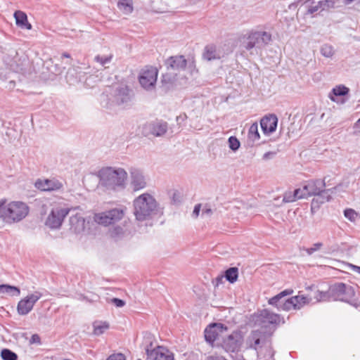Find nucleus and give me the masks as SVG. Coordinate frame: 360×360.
Masks as SVG:
<instances>
[{
	"label": "nucleus",
	"instance_id": "21",
	"mask_svg": "<svg viewBox=\"0 0 360 360\" xmlns=\"http://www.w3.org/2000/svg\"><path fill=\"white\" fill-rule=\"evenodd\" d=\"M308 302V298L304 295L294 296L285 301L282 305L283 310L299 309Z\"/></svg>",
	"mask_w": 360,
	"mask_h": 360
},
{
	"label": "nucleus",
	"instance_id": "29",
	"mask_svg": "<svg viewBox=\"0 0 360 360\" xmlns=\"http://www.w3.org/2000/svg\"><path fill=\"white\" fill-rule=\"evenodd\" d=\"M248 137L249 141H252V143L259 139L260 136L258 131V124L257 122L253 123L250 127Z\"/></svg>",
	"mask_w": 360,
	"mask_h": 360
},
{
	"label": "nucleus",
	"instance_id": "8",
	"mask_svg": "<svg viewBox=\"0 0 360 360\" xmlns=\"http://www.w3.org/2000/svg\"><path fill=\"white\" fill-rule=\"evenodd\" d=\"M330 293L335 300L349 302L354 297V288L342 283L333 285L330 288Z\"/></svg>",
	"mask_w": 360,
	"mask_h": 360
},
{
	"label": "nucleus",
	"instance_id": "31",
	"mask_svg": "<svg viewBox=\"0 0 360 360\" xmlns=\"http://www.w3.org/2000/svg\"><path fill=\"white\" fill-rule=\"evenodd\" d=\"M321 53L323 56L326 58H331L334 55V49L333 47L330 44H323L321 47Z\"/></svg>",
	"mask_w": 360,
	"mask_h": 360
},
{
	"label": "nucleus",
	"instance_id": "9",
	"mask_svg": "<svg viewBox=\"0 0 360 360\" xmlns=\"http://www.w3.org/2000/svg\"><path fill=\"white\" fill-rule=\"evenodd\" d=\"M123 216L124 211L122 209L115 208L106 212L95 214L94 221L98 224L108 226L122 219Z\"/></svg>",
	"mask_w": 360,
	"mask_h": 360
},
{
	"label": "nucleus",
	"instance_id": "18",
	"mask_svg": "<svg viewBox=\"0 0 360 360\" xmlns=\"http://www.w3.org/2000/svg\"><path fill=\"white\" fill-rule=\"evenodd\" d=\"M35 186L43 191H58L63 188L62 181L55 178L46 179H38L35 182Z\"/></svg>",
	"mask_w": 360,
	"mask_h": 360
},
{
	"label": "nucleus",
	"instance_id": "2",
	"mask_svg": "<svg viewBox=\"0 0 360 360\" xmlns=\"http://www.w3.org/2000/svg\"><path fill=\"white\" fill-rule=\"evenodd\" d=\"M30 209L21 201H13L6 204V199L0 200V229L6 224L18 223L25 219Z\"/></svg>",
	"mask_w": 360,
	"mask_h": 360
},
{
	"label": "nucleus",
	"instance_id": "52",
	"mask_svg": "<svg viewBox=\"0 0 360 360\" xmlns=\"http://www.w3.org/2000/svg\"><path fill=\"white\" fill-rule=\"evenodd\" d=\"M114 231L116 232V234H119V233H122V228H120V227H116V228L114 229Z\"/></svg>",
	"mask_w": 360,
	"mask_h": 360
},
{
	"label": "nucleus",
	"instance_id": "57",
	"mask_svg": "<svg viewBox=\"0 0 360 360\" xmlns=\"http://www.w3.org/2000/svg\"><path fill=\"white\" fill-rule=\"evenodd\" d=\"M355 129H360V124H359L358 127H354Z\"/></svg>",
	"mask_w": 360,
	"mask_h": 360
},
{
	"label": "nucleus",
	"instance_id": "25",
	"mask_svg": "<svg viewBox=\"0 0 360 360\" xmlns=\"http://www.w3.org/2000/svg\"><path fill=\"white\" fill-rule=\"evenodd\" d=\"M202 56L207 60H212L221 58L219 52L217 51L216 46L213 44H209L205 47Z\"/></svg>",
	"mask_w": 360,
	"mask_h": 360
},
{
	"label": "nucleus",
	"instance_id": "39",
	"mask_svg": "<svg viewBox=\"0 0 360 360\" xmlns=\"http://www.w3.org/2000/svg\"><path fill=\"white\" fill-rule=\"evenodd\" d=\"M295 193H296V197L297 200L302 199V198H306L307 194L305 190H304V185L302 186V188H298L294 191Z\"/></svg>",
	"mask_w": 360,
	"mask_h": 360
},
{
	"label": "nucleus",
	"instance_id": "50",
	"mask_svg": "<svg viewBox=\"0 0 360 360\" xmlns=\"http://www.w3.org/2000/svg\"><path fill=\"white\" fill-rule=\"evenodd\" d=\"M32 342H36V341L39 342V337L36 334L33 335L32 336Z\"/></svg>",
	"mask_w": 360,
	"mask_h": 360
},
{
	"label": "nucleus",
	"instance_id": "40",
	"mask_svg": "<svg viewBox=\"0 0 360 360\" xmlns=\"http://www.w3.org/2000/svg\"><path fill=\"white\" fill-rule=\"evenodd\" d=\"M323 246V243H314L312 247L309 248H307L306 249V252L308 255H311L313 254L314 252L319 250L321 249V248Z\"/></svg>",
	"mask_w": 360,
	"mask_h": 360
},
{
	"label": "nucleus",
	"instance_id": "48",
	"mask_svg": "<svg viewBox=\"0 0 360 360\" xmlns=\"http://www.w3.org/2000/svg\"><path fill=\"white\" fill-rule=\"evenodd\" d=\"M212 213V211L210 208H204L202 211V215H210Z\"/></svg>",
	"mask_w": 360,
	"mask_h": 360
},
{
	"label": "nucleus",
	"instance_id": "43",
	"mask_svg": "<svg viewBox=\"0 0 360 360\" xmlns=\"http://www.w3.org/2000/svg\"><path fill=\"white\" fill-rule=\"evenodd\" d=\"M205 360H226L223 356L217 354L209 355Z\"/></svg>",
	"mask_w": 360,
	"mask_h": 360
},
{
	"label": "nucleus",
	"instance_id": "42",
	"mask_svg": "<svg viewBox=\"0 0 360 360\" xmlns=\"http://www.w3.org/2000/svg\"><path fill=\"white\" fill-rule=\"evenodd\" d=\"M106 360H125V356L122 354H115L110 355Z\"/></svg>",
	"mask_w": 360,
	"mask_h": 360
},
{
	"label": "nucleus",
	"instance_id": "41",
	"mask_svg": "<svg viewBox=\"0 0 360 360\" xmlns=\"http://www.w3.org/2000/svg\"><path fill=\"white\" fill-rule=\"evenodd\" d=\"M110 302L117 307H122L125 304L124 301L119 298H112L110 300Z\"/></svg>",
	"mask_w": 360,
	"mask_h": 360
},
{
	"label": "nucleus",
	"instance_id": "10",
	"mask_svg": "<svg viewBox=\"0 0 360 360\" xmlns=\"http://www.w3.org/2000/svg\"><path fill=\"white\" fill-rule=\"evenodd\" d=\"M70 229L76 234L89 233L91 221L86 219L81 214L77 213L72 215L69 219Z\"/></svg>",
	"mask_w": 360,
	"mask_h": 360
},
{
	"label": "nucleus",
	"instance_id": "37",
	"mask_svg": "<svg viewBox=\"0 0 360 360\" xmlns=\"http://www.w3.org/2000/svg\"><path fill=\"white\" fill-rule=\"evenodd\" d=\"M4 291L5 293L9 294L13 296H18L20 295V290L18 288L6 284Z\"/></svg>",
	"mask_w": 360,
	"mask_h": 360
},
{
	"label": "nucleus",
	"instance_id": "16",
	"mask_svg": "<svg viewBox=\"0 0 360 360\" xmlns=\"http://www.w3.org/2000/svg\"><path fill=\"white\" fill-rule=\"evenodd\" d=\"M303 185L304 190L306 191L307 197L323 195L326 193L324 189L326 186L324 179H310L306 181Z\"/></svg>",
	"mask_w": 360,
	"mask_h": 360
},
{
	"label": "nucleus",
	"instance_id": "3",
	"mask_svg": "<svg viewBox=\"0 0 360 360\" xmlns=\"http://www.w3.org/2000/svg\"><path fill=\"white\" fill-rule=\"evenodd\" d=\"M271 41V34L265 31L251 30L242 35L240 46L250 55H257Z\"/></svg>",
	"mask_w": 360,
	"mask_h": 360
},
{
	"label": "nucleus",
	"instance_id": "55",
	"mask_svg": "<svg viewBox=\"0 0 360 360\" xmlns=\"http://www.w3.org/2000/svg\"><path fill=\"white\" fill-rule=\"evenodd\" d=\"M62 57H65V58H70V55L67 53H64L63 55H62Z\"/></svg>",
	"mask_w": 360,
	"mask_h": 360
},
{
	"label": "nucleus",
	"instance_id": "12",
	"mask_svg": "<svg viewBox=\"0 0 360 360\" xmlns=\"http://www.w3.org/2000/svg\"><path fill=\"white\" fill-rule=\"evenodd\" d=\"M167 131V123L162 120H155L147 122L142 127V133L144 136H162Z\"/></svg>",
	"mask_w": 360,
	"mask_h": 360
},
{
	"label": "nucleus",
	"instance_id": "44",
	"mask_svg": "<svg viewBox=\"0 0 360 360\" xmlns=\"http://www.w3.org/2000/svg\"><path fill=\"white\" fill-rule=\"evenodd\" d=\"M200 207H201L200 204H198L195 206L194 210L193 211V214H192L193 217L196 218L198 217L200 211Z\"/></svg>",
	"mask_w": 360,
	"mask_h": 360
},
{
	"label": "nucleus",
	"instance_id": "24",
	"mask_svg": "<svg viewBox=\"0 0 360 360\" xmlns=\"http://www.w3.org/2000/svg\"><path fill=\"white\" fill-rule=\"evenodd\" d=\"M293 292L291 289H286L274 297L269 300L268 302L269 304L276 307L278 309L283 310V303L285 300H283V298L287 295H290Z\"/></svg>",
	"mask_w": 360,
	"mask_h": 360
},
{
	"label": "nucleus",
	"instance_id": "13",
	"mask_svg": "<svg viewBox=\"0 0 360 360\" xmlns=\"http://www.w3.org/2000/svg\"><path fill=\"white\" fill-rule=\"evenodd\" d=\"M157 77V69L153 67H146L142 70L139 75L140 84L146 90L153 89L155 87Z\"/></svg>",
	"mask_w": 360,
	"mask_h": 360
},
{
	"label": "nucleus",
	"instance_id": "1",
	"mask_svg": "<svg viewBox=\"0 0 360 360\" xmlns=\"http://www.w3.org/2000/svg\"><path fill=\"white\" fill-rule=\"evenodd\" d=\"M256 322L261 326V328L251 331L246 340L248 347L255 350H257L270 340L274 326L268 327L267 324L278 325L281 322V318L278 314L268 309H263L257 315Z\"/></svg>",
	"mask_w": 360,
	"mask_h": 360
},
{
	"label": "nucleus",
	"instance_id": "58",
	"mask_svg": "<svg viewBox=\"0 0 360 360\" xmlns=\"http://www.w3.org/2000/svg\"><path fill=\"white\" fill-rule=\"evenodd\" d=\"M89 79H90V78H89V79H87L86 80V82L87 84H88V81H89Z\"/></svg>",
	"mask_w": 360,
	"mask_h": 360
},
{
	"label": "nucleus",
	"instance_id": "53",
	"mask_svg": "<svg viewBox=\"0 0 360 360\" xmlns=\"http://www.w3.org/2000/svg\"><path fill=\"white\" fill-rule=\"evenodd\" d=\"M359 124H360V118L356 121V122L354 124V127H358Z\"/></svg>",
	"mask_w": 360,
	"mask_h": 360
},
{
	"label": "nucleus",
	"instance_id": "20",
	"mask_svg": "<svg viewBox=\"0 0 360 360\" xmlns=\"http://www.w3.org/2000/svg\"><path fill=\"white\" fill-rule=\"evenodd\" d=\"M149 360H174V354L168 349L158 346L148 353Z\"/></svg>",
	"mask_w": 360,
	"mask_h": 360
},
{
	"label": "nucleus",
	"instance_id": "32",
	"mask_svg": "<svg viewBox=\"0 0 360 360\" xmlns=\"http://www.w3.org/2000/svg\"><path fill=\"white\" fill-rule=\"evenodd\" d=\"M349 89L344 85H338L332 90L333 94L336 96H345L348 94Z\"/></svg>",
	"mask_w": 360,
	"mask_h": 360
},
{
	"label": "nucleus",
	"instance_id": "33",
	"mask_svg": "<svg viewBox=\"0 0 360 360\" xmlns=\"http://www.w3.org/2000/svg\"><path fill=\"white\" fill-rule=\"evenodd\" d=\"M1 356L4 360H17V354L8 349H4L1 352Z\"/></svg>",
	"mask_w": 360,
	"mask_h": 360
},
{
	"label": "nucleus",
	"instance_id": "17",
	"mask_svg": "<svg viewBox=\"0 0 360 360\" xmlns=\"http://www.w3.org/2000/svg\"><path fill=\"white\" fill-rule=\"evenodd\" d=\"M302 1H304V4H306L307 11L305 14L311 15L324 11L326 8H329L333 4V1L329 0H322L317 2L314 0H298L297 3Z\"/></svg>",
	"mask_w": 360,
	"mask_h": 360
},
{
	"label": "nucleus",
	"instance_id": "5",
	"mask_svg": "<svg viewBox=\"0 0 360 360\" xmlns=\"http://www.w3.org/2000/svg\"><path fill=\"white\" fill-rule=\"evenodd\" d=\"M134 214L138 221L151 219L158 212L157 201L148 193H143L134 200Z\"/></svg>",
	"mask_w": 360,
	"mask_h": 360
},
{
	"label": "nucleus",
	"instance_id": "27",
	"mask_svg": "<svg viewBox=\"0 0 360 360\" xmlns=\"http://www.w3.org/2000/svg\"><path fill=\"white\" fill-rule=\"evenodd\" d=\"M117 7L124 14L129 15L134 9L132 0H119Z\"/></svg>",
	"mask_w": 360,
	"mask_h": 360
},
{
	"label": "nucleus",
	"instance_id": "38",
	"mask_svg": "<svg viewBox=\"0 0 360 360\" xmlns=\"http://www.w3.org/2000/svg\"><path fill=\"white\" fill-rule=\"evenodd\" d=\"M345 217L351 221H354L358 216L357 212L353 209H346L344 211Z\"/></svg>",
	"mask_w": 360,
	"mask_h": 360
},
{
	"label": "nucleus",
	"instance_id": "56",
	"mask_svg": "<svg viewBox=\"0 0 360 360\" xmlns=\"http://www.w3.org/2000/svg\"><path fill=\"white\" fill-rule=\"evenodd\" d=\"M330 99H331L333 101H335V99H334V98H333V97H330Z\"/></svg>",
	"mask_w": 360,
	"mask_h": 360
},
{
	"label": "nucleus",
	"instance_id": "19",
	"mask_svg": "<svg viewBox=\"0 0 360 360\" xmlns=\"http://www.w3.org/2000/svg\"><path fill=\"white\" fill-rule=\"evenodd\" d=\"M227 330V327L220 323L210 324L205 330V338L210 343L214 342L219 335Z\"/></svg>",
	"mask_w": 360,
	"mask_h": 360
},
{
	"label": "nucleus",
	"instance_id": "30",
	"mask_svg": "<svg viewBox=\"0 0 360 360\" xmlns=\"http://www.w3.org/2000/svg\"><path fill=\"white\" fill-rule=\"evenodd\" d=\"M238 268L231 267L225 271L224 276H225L226 279L228 281H229L231 283H233L235 281H236V280L238 278Z\"/></svg>",
	"mask_w": 360,
	"mask_h": 360
},
{
	"label": "nucleus",
	"instance_id": "35",
	"mask_svg": "<svg viewBox=\"0 0 360 360\" xmlns=\"http://www.w3.org/2000/svg\"><path fill=\"white\" fill-rule=\"evenodd\" d=\"M296 195L297 194L295 193L294 191H286L283 194V198L282 202L283 203H289V202H295L297 200Z\"/></svg>",
	"mask_w": 360,
	"mask_h": 360
},
{
	"label": "nucleus",
	"instance_id": "49",
	"mask_svg": "<svg viewBox=\"0 0 360 360\" xmlns=\"http://www.w3.org/2000/svg\"><path fill=\"white\" fill-rule=\"evenodd\" d=\"M350 266L352 269H353L354 270H355L356 272H358L360 274V267L359 266H355L353 264H351Z\"/></svg>",
	"mask_w": 360,
	"mask_h": 360
},
{
	"label": "nucleus",
	"instance_id": "7",
	"mask_svg": "<svg viewBox=\"0 0 360 360\" xmlns=\"http://www.w3.org/2000/svg\"><path fill=\"white\" fill-rule=\"evenodd\" d=\"M72 209L65 205H56L48 215L45 225L51 229H59L65 218Z\"/></svg>",
	"mask_w": 360,
	"mask_h": 360
},
{
	"label": "nucleus",
	"instance_id": "26",
	"mask_svg": "<svg viewBox=\"0 0 360 360\" xmlns=\"http://www.w3.org/2000/svg\"><path fill=\"white\" fill-rule=\"evenodd\" d=\"M14 17L15 18L16 25L21 28L27 30H30L32 28V25L27 22V15L24 12L17 11L14 13Z\"/></svg>",
	"mask_w": 360,
	"mask_h": 360
},
{
	"label": "nucleus",
	"instance_id": "46",
	"mask_svg": "<svg viewBox=\"0 0 360 360\" xmlns=\"http://www.w3.org/2000/svg\"><path fill=\"white\" fill-rule=\"evenodd\" d=\"M274 155H275L274 152H271V151L266 152L263 155L262 159L264 160L271 159L274 156Z\"/></svg>",
	"mask_w": 360,
	"mask_h": 360
},
{
	"label": "nucleus",
	"instance_id": "36",
	"mask_svg": "<svg viewBox=\"0 0 360 360\" xmlns=\"http://www.w3.org/2000/svg\"><path fill=\"white\" fill-rule=\"evenodd\" d=\"M229 147L233 151H236L240 148V143L236 136H230L228 139Z\"/></svg>",
	"mask_w": 360,
	"mask_h": 360
},
{
	"label": "nucleus",
	"instance_id": "23",
	"mask_svg": "<svg viewBox=\"0 0 360 360\" xmlns=\"http://www.w3.org/2000/svg\"><path fill=\"white\" fill-rule=\"evenodd\" d=\"M186 64V60L183 56H172L166 61L167 68H171L174 70H184Z\"/></svg>",
	"mask_w": 360,
	"mask_h": 360
},
{
	"label": "nucleus",
	"instance_id": "28",
	"mask_svg": "<svg viewBox=\"0 0 360 360\" xmlns=\"http://www.w3.org/2000/svg\"><path fill=\"white\" fill-rule=\"evenodd\" d=\"M94 334L100 335L109 328V324L105 321H95L93 324Z\"/></svg>",
	"mask_w": 360,
	"mask_h": 360
},
{
	"label": "nucleus",
	"instance_id": "4",
	"mask_svg": "<svg viewBox=\"0 0 360 360\" xmlns=\"http://www.w3.org/2000/svg\"><path fill=\"white\" fill-rule=\"evenodd\" d=\"M134 94L128 86L120 84L109 89L106 94H103L101 103L107 108L113 106L126 108L129 105Z\"/></svg>",
	"mask_w": 360,
	"mask_h": 360
},
{
	"label": "nucleus",
	"instance_id": "6",
	"mask_svg": "<svg viewBox=\"0 0 360 360\" xmlns=\"http://www.w3.org/2000/svg\"><path fill=\"white\" fill-rule=\"evenodd\" d=\"M101 183L109 189L124 188L127 172L121 167H105L99 172Z\"/></svg>",
	"mask_w": 360,
	"mask_h": 360
},
{
	"label": "nucleus",
	"instance_id": "45",
	"mask_svg": "<svg viewBox=\"0 0 360 360\" xmlns=\"http://www.w3.org/2000/svg\"><path fill=\"white\" fill-rule=\"evenodd\" d=\"M316 298L318 301H324L326 300L327 295L326 292H319Z\"/></svg>",
	"mask_w": 360,
	"mask_h": 360
},
{
	"label": "nucleus",
	"instance_id": "51",
	"mask_svg": "<svg viewBox=\"0 0 360 360\" xmlns=\"http://www.w3.org/2000/svg\"><path fill=\"white\" fill-rule=\"evenodd\" d=\"M4 290H5V284L0 285V294L5 293Z\"/></svg>",
	"mask_w": 360,
	"mask_h": 360
},
{
	"label": "nucleus",
	"instance_id": "34",
	"mask_svg": "<svg viewBox=\"0 0 360 360\" xmlns=\"http://www.w3.org/2000/svg\"><path fill=\"white\" fill-rule=\"evenodd\" d=\"M112 58V54H109L106 56L98 55L95 56L94 60L100 63L102 66H105L106 64L110 63Z\"/></svg>",
	"mask_w": 360,
	"mask_h": 360
},
{
	"label": "nucleus",
	"instance_id": "54",
	"mask_svg": "<svg viewBox=\"0 0 360 360\" xmlns=\"http://www.w3.org/2000/svg\"><path fill=\"white\" fill-rule=\"evenodd\" d=\"M354 1V0H345V4H351Z\"/></svg>",
	"mask_w": 360,
	"mask_h": 360
},
{
	"label": "nucleus",
	"instance_id": "22",
	"mask_svg": "<svg viewBox=\"0 0 360 360\" xmlns=\"http://www.w3.org/2000/svg\"><path fill=\"white\" fill-rule=\"evenodd\" d=\"M278 118L275 115L264 117L260 121V125L264 134H271L276 131Z\"/></svg>",
	"mask_w": 360,
	"mask_h": 360
},
{
	"label": "nucleus",
	"instance_id": "15",
	"mask_svg": "<svg viewBox=\"0 0 360 360\" xmlns=\"http://www.w3.org/2000/svg\"><path fill=\"white\" fill-rule=\"evenodd\" d=\"M42 294L40 292H34L28 295L24 299H22L18 304L17 310L19 314L26 315L32 309L34 304L41 297Z\"/></svg>",
	"mask_w": 360,
	"mask_h": 360
},
{
	"label": "nucleus",
	"instance_id": "14",
	"mask_svg": "<svg viewBox=\"0 0 360 360\" xmlns=\"http://www.w3.org/2000/svg\"><path fill=\"white\" fill-rule=\"evenodd\" d=\"M129 185L134 191L142 190L147 186V179L141 169L136 167L129 169Z\"/></svg>",
	"mask_w": 360,
	"mask_h": 360
},
{
	"label": "nucleus",
	"instance_id": "47",
	"mask_svg": "<svg viewBox=\"0 0 360 360\" xmlns=\"http://www.w3.org/2000/svg\"><path fill=\"white\" fill-rule=\"evenodd\" d=\"M225 276H219L216 278V285L218 286L219 284L222 283L224 282V278Z\"/></svg>",
	"mask_w": 360,
	"mask_h": 360
},
{
	"label": "nucleus",
	"instance_id": "11",
	"mask_svg": "<svg viewBox=\"0 0 360 360\" xmlns=\"http://www.w3.org/2000/svg\"><path fill=\"white\" fill-rule=\"evenodd\" d=\"M243 342V337L240 331H233L223 339L222 348L226 352H237L240 350Z\"/></svg>",
	"mask_w": 360,
	"mask_h": 360
}]
</instances>
